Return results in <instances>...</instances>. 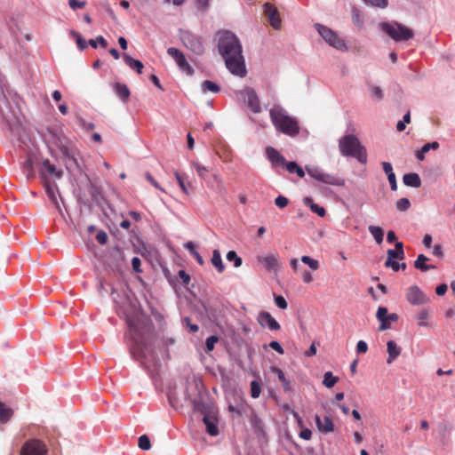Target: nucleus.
<instances>
[{"label":"nucleus","instance_id":"nucleus-1","mask_svg":"<svg viewBox=\"0 0 455 455\" xmlns=\"http://www.w3.org/2000/svg\"><path fill=\"white\" fill-rule=\"evenodd\" d=\"M218 50L225 60L227 68L240 77L246 75L244 58L242 44L238 37L230 31L220 33L218 38Z\"/></svg>","mask_w":455,"mask_h":455},{"label":"nucleus","instance_id":"nucleus-2","mask_svg":"<svg viewBox=\"0 0 455 455\" xmlns=\"http://www.w3.org/2000/svg\"><path fill=\"white\" fill-rule=\"evenodd\" d=\"M130 352L148 369L156 368L161 361L169 358L167 343H132Z\"/></svg>","mask_w":455,"mask_h":455},{"label":"nucleus","instance_id":"nucleus-3","mask_svg":"<svg viewBox=\"0 0 455 455\" xmlns=\"http://www.w3.org/2000/svg\"><path fill=\"white\" fill-rule=\"evenodd\" d=\"M269 116L273 125L278 132L289 136L299 134V127L297 120L289 116L280 105L273 106L269 110Z\"/></svg>","mask_w":455,"mask_h":455},{"label":"nucleus","instance_id":"nucleus-4","mask_svg":"<svg viewBox=\"0 0 455 455\" xmlns=\"http://www.w3.org/2000/svg\"><path fill=\"white\" fill-rule=\"evenodd\" d=\"M113 299L118 307V311L124 315L127 324L132 327L134 324L133 318L139 315L138 301L134 294L125 287L121 290V293L114 296Z\"/></svg>","mask_w":455,"mask_h":455},{"label":"nucleus","instance_id":"nucleus-5","mask_svg":"<svg viewBox=\"0 0 455 455\" xmlns=\"http://www.w3.org/2000/svg\"><path fill=\"white\" fill-rule=\"evenodd\" d=\"M339 150L343 156H353L360 163L365 164L367 161V153L363 146L361 145L359 140L354 135L344 136L339 140Z\"/></svg>","mask_w":455,"mask_h":455},{"label":"nucleus","instance_id":"nucleus-6","mask_svg":"<svg viewBox=\"0 0 455 455\" xmlns=\"http://www.w3.org/2000/svg\"><path fill=\"white\" fill-rule=\"evenodd\" d=\"M380 28L396 42L408 41L414 36L412 29L398 22H381Z\"/></svg>","mask_w":455,"mask_h":455},{"label":"nucleus","instance_id":"nucleus-7","mask_svg":"<svg viewBox=\"0 0 455 455\" xmlns=\"http://www.w3.org/2000/svg\"><path fill=\"white\" fill-rule=\"evenodd\" d=\"M306 171L310 177L323 184L332 186H343L345 183L344 180L339 179V177H336L335 175H332L331 173H327L321 168L315 165H307Z\"/></svg>","mask_w":455,"mask_h":455},{"label":"nucleus","instance_id":"nucleus-8","mask_svg":"<svg viewBox=\"0 0 455 455\" xmlns=\"http://www.w3.org/2000/svg\"><path fill=\"white\" fill-rule=\"evenodd\" d=\"M44 138L50 148L56 147L61 151L62 155L68 154V141L62 133L52 128H47L44 133Z\"/></svg>","mask_w":455,"mask_h":455},{"label":"nucleus","instance_id":"nucleus-9","mask_svg":"<svg viewBox=\"0 0 455 455\" xmlns=\"http://www.w3.org/2000/svg\"><path fill=\"white\" fill-rule=\"evenodd\" d=\"M180 39L183 45L192 53L198 56L204 53L205 48L201 39L193 33L187 30H181L180 33Z\"/></svg>","mask_w":455,"mask_h":455},{"label":"nucleus","instance_id":"nucleus-10","mask_svg":"<svg viewBox=\"0 0 455 455\" xmlns=\"http://www.w3.org/2000/svg\"><path fill=\"white\" fill-rule=\"evenodd\" d=\"M315 28L319 35L330 46L339 51H345L347 49L344 40L340 38L336 32L321 24H316Z\"/></svg>","mask_w":455,"mask_h":455},{"label":"nucleus","instance_id":"nucleus-11","mask_svg":"<svg viewBox=\"0 0 455 455\" xmlns=\"http://www.w3.org/2000/svg\"><path fill=\"white\" fill-rule=\"evenodd\" d=\"M0 116L11 131L17 129L20 125L19 113L11 108L7 100H4L3 104L0 105Z\"/></svg>","mask_w":455,"mask_h":455},{"label":"nucleus","instance_id":"nucleus-12","mask_svg":"<svg viewBox=\"0 0 455 455\" xmlns=\"http://www.w3.org/2000/svg\"><path fill=\"white\" fill-rule=\"evenodd\" d=\"M240 98L246 102L248 108L253 113H260L261 112V105L259 98L258 97L254 89L251 87L244 88L243 90L238 92Z\"/></svg>","mask_w":455,"mask_h":455},{"label":"nucleus","instance_id":"nucleus-13","mask_svg":"<svg viewBox=\"0 0 455 455\" xmlns=\"http://www.w3.org/2000/svg\"><path fill=\"white\" fill-rule=\"evenodd\" d=\"M48 449L45 443L38 439H29L22 446L21 455H46Z\"/></svg>","mask_w":455,"mask_h":455},{"label":"nucleus","instance_id":"nucleus-14","mask_svg":"<svg viewBox=\"0 0 455 455\" xmlns=\"http://www.w3.org/2000/svg\"><path fill=\"white\" fill-rule=\"evenodd\" d=\"M167 53L170 57H172L176 62L178 68L187 75H193L194 68L188 62L185 54L179 49L174 47H170L167 49Z\"/></svg>","mask_w":455,"mask_h":455},{"label":"nucleus","instance_id":"nucleus-15","mask_svg":"<svg viewBox=\"0 0 455 455\" xmlns=\"http://www.w3.org/2000/svg\"><path fill=\"white\" fill-rule=\"evenodd\" d=\"M40 178L42 179L43 185L44 187L45 192L49 199L54 204L58 212L62 214V211L60 205L57 199V193L59 191L56 184H53L50 181L47 176L44 172H39Z\"/></svg>","mask_w":455,"mask_h":455},{"label":"nucleus","instance_id":"nucleus-16","mask_svg":"<svg viewBox=\"0 0 455 455\" xmlns=\"http://www.w3.org/2000/svg\"><path fill=\"white\" fill-rule=\"evenodd\" d=\"M257 261L262 264L268 272L277 273L281 267L277 253H267L263 256H258Z\"/></svg>","mask_w":455,"mask_h":455},{"label":"nucleus","instance_id":"nucleus-17","mask_svg":"<svg viewBox=\"0 0 455 455\" xmlns=\"http://www.w3.org/2000/svg\"><path fill=\"white\" fill-rule=\"evenodd\" d=\"M377 319L380 322L379 330H387L390 327L391 323L398 320V315L395 313H388L387 308L379 307L376 314Z\"/></svg>","mask_w":455,"mask_h":455},{"label":"nucleus","instance_id":"nucleus-18","mask_svg":"<svg viewBox=\"0 0 455 455\" xmlns=\"http://www.w3.org/2000/svg\"><path fill=\"white\" fill-rule=\"evenodd\" d=\"M406 299L411 305H423L429 299L416 285L411 286L406 292Z\"/></svg>","mask_w":455,"mask_h":455},{"label":"nucleus","instance_id":"nucleus-19","mask_svg":"<svg viewBox=\"0 0 455 455\" xmlns=\"http://www.w3.org/2000/svg\"><path fill=\"white\" fill-rule=\"evenodd\" d=\"M265 15L275 29H280L281 28V19L278 12V10L269 3H266L263 6Z\"/></svg>","mask_w":455,"mask_h":455},{"label":"nucleus","instance_id":"nucleus-20","mask_svg":"<svg viewBox=\"0 0 455 455\" xmlns=\"http://www.w3.org/2000/svg\"><path fill=\"white\" fill-rule=\"evenodd\" d=\"M43 169L40 172H44L48 179L60 180L63 176V171L58 170L54 164H52L49 159H44L42 162Z\"/></svg>","mask_w":455,"mask_h":455},{"label":"nucleus","instance_id":"nucleus-21","mask_svg":"<svg viewBox=\"0 0 455 455\" xmlns=\"http://www.w3.org/2000/svg\"><path fill=\"white\" fill-rule=\"evenodd\" d=\"M258 322L262 327H267L271 331H275L280 328V325L276 320L268 312L266 311L260 312L259 314Z\"/></svg>","mask_w":455,"mask_h":455},{"label":"nucleus","instance_id":"nucleus-22","mask_svg":"<svg viewBox=\"0 0 455 455\" xmlns=\"http://www.w3.org/2000/svg\"><path fill=\"white\" fill-rule=\"evenodd\" d=\"M267 156L269 161L275 166H283L286 164L285 158L274 148H267Z\"/></svg>","mask_w":455,"mask_h":455},{"label":"nucleus","instance_id":"nucleus-23","mask_svg":"<svg viewBox=\"0 0 455 455\" xmlns=\"http://www.w3.org/2000/svg\"><path fill=\"white\" fill-rule=\"evenodd\" d=\"M34 159L35 156L33 154H29L27 156L26 161L22 164L23 172L26 174L27 180H32L35 178V169H34Z\"/></svg>","mask_w":455,"mask_h":455},{"label":"nucleus","instance_id":"nucleus-24","mask_svg":"<svg viewBox=\"0 0 455 455\" xmlns=\"http://www.w3.org/2000/svg\"><path fill=\"white\" fill-rule=\"evenodd\" d=\"M315 423L320 432L330 433L333 431L334 426L329 417H324L323 420L319 416H315Z\"/></svg>","mask_w":455,"mask_h":455},{"label":"nucleus","instance_id":"nucleus-25","mask_svg":"<svg viewBox=\"0 0 455 455\" xmlns=\"http://www.w3.org/2000/svg\"><path fill=\"white\" fill-rule=\"evenodd\" d=\"M203 420L206 426V431L210 435L215 436L219 434L217 419L214 417L206 415L204 417Z\"/></svg>","mask_w":455,"mask_h":455},{"label":"nucleus","instance_id":"nucleus-26","mask_svg":"<svg viewBox=\"0 0 455 455\" xmlns=\"http://www.w3.org/2000/svg\"><path fill=\"white\" fill-rule=\"evenodd\" d=\"M403 181L405 186L411 188H419L421 186V180L418 173L410 172L406 173L403 177Z\"/></svg>","mask_w":455,"mask_h":455},{"label":"nucleus","instance_id":"nucleus-27","mask_svg":"<svg viewBox=\"0 0 455 455\" xmlns=\"http://www.w3.org/2000/svg\"><path fill=\"white\" fill-rule=\"evenodd\" d=\"M270 371L272 373H275L277 376L279 381L282 383V386H283V388L284 392L291 391V382H290V380H288L285 378V375H284L283 371L280 368H278L276 366H272L270 368Z\"/></svg>","mask_w":455,"mask_h":455},{"label":"nucleus","instance_id":"nucleus-28","mask_svg":"<svg viewBox=\"0 0 455 455\" xmlns=\"http://www.w3.org/2000/svg\"><path fill=\"white\" fill-rule=\"evenodd\" d=\"M382 166H383V170H384L385 173L387 176V180L389 181L391 189L394 191L396 190L397 189L396 179H395V175L393 172L391 164L388 162H383Z\"/></svg>","mask_w":455,"mask_h":455},{"label":"nucleus","instance_id":"nucleus-29","mask_svg":"<svg viewBox=\"0 0 455 455\" xmlns=\"http://www.w3.org/2000/svg\"><path fill=\"white\" fill-rule=\"evenodd\" d=\"M123 59L131 68L136 70L139 74L142 73L144 66L140 60L132 58L128 54H124Z\"/></svg>","mask_w":455,"mask_h":455},{"label":"nucleus","instance_id":"nucleus-30","mask_svg":"<svg viewBox=\"0 0 455 455\" xmlns=\"http://www.w3.org/2000/svg\"><path fill=\"white\" fill-rule=\"evenodd\" d=\"M303 203L305 205L308 206L310 210L316 213L320 217H323L326 213L325 209L313 202L311 197H305L303 199Z\"/></svg>","mask_w":455,"mask_h":455},{"label":"nucleus","instance_id":"nucleus-31","mask_svg":"<svg viewBox=\"0 0 455 455\" xmlns=\"http://www.w3.org/2000/svg\"><path fill=\"white\" fill-rule=\"evenodd\" d=\"M387 363H391L400 355L401 348L397 346V343H387Z\"/></svg>","mask_w":455,"mask_h":455},{"label":"nucleus","instance_id":"nucleus-32","mask_svg":"<svg viewBox=\"0 0 455 455\" xmlns=\"http://www.w3.org/2000/svg\"><path fill=\"white\" fill-rule=\"evenodd\" d=\"M13 415V411L0 402V422L6 423Z\"/></svg>","mask_w":455,"mask_h":455},{"label":"nucleus","instance_id":"nucleus-33","mask_svg":"<svg viewBox=\"0 0 455 455\" xmlns=\"http://www.w3.org/2000/svg\"><path fill=\"white\" fill-rule=\"evenodd\" d=\"M371 235L373 236L374 240L378 244H381L384 237V231L380 227L378 226H369L368 228Z\"/></svg>","mask_w":455,"mask_h":455},{"label":"nucleus","instance_id":"nucleus-34","mask_svg":"<svg viewBox=\"0 0 455 455\" xmlns=\"http://www.w3.org/2000/svg\"><path fill=\"white\" fill-rule=\"evenodd\" d=\"M212 263L217 268L218 272H223L225 267L222 262L220 252L218 250L212 251Z\"/></svg>","mask_w":455,"mask_h":455},{"label":"nucleus","instance_id":"nucleus-35","mask_svg":"<svg viewBox=\"0 0 455 455\" xmlns=\"http://www.w3.org/2000/svg\"><path fill=\"white\" fill-rule=\"evenodd\" d=\"M115 89L118 96L124 100L126 101L130 96V91L125 84H122L116 83L115 84Z\"/></svg>","mask_w":455,"mask_h":455},{"label":"nucleus","instance_id":"nucleus-36","mask_svg":"<svg viewBox=\"0 0 455 455\" xmlns=\"http://www.w3.org/2000/svg\"><path fill=\"white\" fill-rule=\"evenodd\" d=\"M427 260V257H426L424 254H419L414 262V267L422 272H426L428 270V267L426 264Z\"/></svg>","mask_w":455,"mask_h":455},{"label":"nucleus","instance_id":"nucleus-37","mask_svg":"<svg viewBox=\"0 0 455 455\" xmlns=\"http://www.w3.org/2000/svg\"><path fill=\"white\" fill-rule=\"evenodd\" d=\"M220 86L217 84H215L214 82H212L210 80H205L202 84L203 92H206L209 91V92L217 93L220 92Z\"/></svg>","mask_w":455,"mask_h":455},{"label":"nucleus","instance_id":"nucleus-38","mask_svg":"<svg viewBox=\"0 0 455 455\" xmlns=\"http://www.w3.org/2000/svg\"><path fill=\"white\" fill-rule=\"evenodd\" d=\"M338 380L339 379L337 377H334L331 371H327L323 375V384L326 387L331 388L335 386Z\"/></svg>","mask_w":455,"mask_h":455},{"label":"nucleus","instance_id":"nucleus-39","mask_svg":"<svg viewBox=\"0 0 455 455\" xmlns=\"http://www.w3.org/2000/svg\"><path fill=\"white\" fill-rule=\"evenodd\" d=\"M67 159V168L68 169H74L77 168L80 169L79 164L77 162L76 157L71 153L70 148H68V154L63 155Z\"/></svg>","mask_w":455,"mask_h":455},{"label":"nucleus","instance_id":"nucleus-40","mask_svg":"<svg viewBox=\"0 0 455 455\" xmlns=\"http://www.w3.org/2000/svg\"><path fill=\"white\" fill-rule=\"evenodd\" d=\"M300 259L304 264L307 265L312 270H317L320 267L318 260L309 256L304 255L301 257Z\"/></svg>","mask_w":455,"mask_h":455},{"label":"nucleus","instance_id":"nucleus-41","mask_svg":"<svg viewBox=\"0 0 455 455\" xmlns=\"http://www.w3.org/2000/svg\"><path fill=\"white\" fill-rule=\"evenodd\" d=\"M138 445L140 449L143 451H148L151 448V443L148 436L147 435H142L139 437Z\"/></svg>","mask_w":455,"mask_h":455},{"label":"nucleus","instance_id":"nucleus-42","mask_svg":"<svg viewBox=\"0 0 455 455\" xmlns=\"http://www.w3.org/2000/svg\"><path fill=\"white\" fill-rule=\"evenodd\" d=\"M227 259L228 261H234V266L235 267H239L243 263L242 258L237 256V254L235 251H229L227 253Z\"/></svg>","mask_w":455,"mask_h":455},{"label":"nucleus","instance_id":"nucleus-43","mask_svg":"<svg viewBox=\"0 0 455 455\" xmlns=\"http://www.w3.org/2000/svg\"><path fill=\"white\" fill-rule=\"evenodd\" d=\"M261 393V386L259 381L252 380L251 382V395L252 398H258Z\"/></svg>","mask_w":455,"mask_h":455},{"label":"nucleus","instance_id":"nucleus-44","mask_svg":"<svg viewBox=\"0 0 455 455\" xmlns=\"http://www.w3.org/2000/svg\"><path fill=\"white\" fill-rule=\"evenodd\" d=\"M88 44L93 48H97L98 44L103 48H106L108 45L107 40L102 36H99L95 39L89 40Z\"/></svg>","mask_w":455,"mask_h":455},{"label":"nucleus","instance_id":"nucleus-45","mask_svg":"<svg viewBox=\"0 0 455 455\" xmlns=\"http://www.w3.org/2000/svg\"><path fill=\"white\" fill-rule=\"evenodd\" d=\"M395 205L398 211L405 212L411 207V203L407 198H401L396 202Z\"/></svg>","mask_w":455,"mask_h":455},{"label":"nucleus","instance_id":"nucleus-46","mask_svg":"<svg viewBox=\"0 0 455 455\" xmlns=\"http://www.w3.org/2000/svg\"><path fill=\"white\" fill-rule=\"evenodd\" d=\"M366 4L378 8H386L388 5V0H363Z\"/></svg>","mask_w":455,"mask_h":455},{"label":"nucleus","instance_id":"nucleus-47","mask_svg":"<svg viewBox=\"0 0 455 455\" xmlns=\"http://www.w3.org/2000/svg\"><path fill=\"white\" fill-rule=\"evenodd\" d=\"M71 35L76 38L78 47L84 50L87 47L86 41L81 36V35L74 30L71 31Z\"/></svg>","mask_w":455,"mask_h":455},{"label":"nucleus","instance_id":"nucleus-48","mask_svg":"<svg viewBox=\"0 0 455 455\" xmlns=\"http://www.w3.org/2000/svg\"><path fill=\"white\" fill-rule=\"evenodd\" d=\"M352 20L356 26H363V19L361 17V13L356 8H353L352 10Z\"/></svg>","mask_w":455,"mask_h":455},{"label":"nucleus","instance_id":"nucleus-49","mask_svg":"<svg viewBox=\"0 0 455 455\" xmlns=\"http://www.w3.org/2000/svg\"><path fill=\"white\" fill-rule=\"evenodd\" d=\"M215 343H201L199 347H197L198 352L202 354L204 352L205 354H210L214 349Z\"/></svg>","mask_w":455,"mask_h":455},{"label":"nucleus","instance_id":"nucleus-50","mask_svg":"<svg viewBox=\"0 0 455 455\" xmlns=\"http://www.w3.org/2000/svg\"><path fill=\"white\" fill-rule=\"evenodd\" d=\"M275 303L279 308L283 309V310L286 309L288 307V303H287L286 299L281 295H278V296L275 295Z\"/></svg>","mask_w":455,"mask_h":455},{"label":"nucleus","instance_id":"nucleus-51","mask_svg":"<svg viewBox=\"0 0 455 455\" xmlns=\"http://www.w3.org/2000/svg\"><path fill=\"white\" fill-rule=\"evenodd\" d=\"M85 1L68 0V5L72 10L82 9L85 6Z\"/></svg>","mask_w":455,"mask_h":455},{"label":"nucleus","instance_id":"nucleus-52","mask_svg":"<svg viewBox=\"0 0 455 455\" xmlns=\"http://www.w3.org/2000/svg\"><path fill=\"white\" fill-rule=\"evenodd\" d=\"M385 266L387 267H390L393 271L397 272L400 270V263L395 261V259H387L385 262Z\"/></svg>","mask_w":455,"mask_h":455},{"label":"nucleus","instance_id":"nucleus-53","mask_svg":"<svg viewBox=\"0 0 455 455\" xmlns=\"http://www.w3.org/2000/svg\"><path fill=\"white\" fill-rule=\"evenodd\" d=\"M174 176H175V178H176V180H177V181H178V183H179V185H180V187L181 190H182L185 194H187V195H188V191L187 185L185 184V182H184L183 179L181 178V176L180 175V173H179L177 171H175V172H174Z\"/></svg>","mask_w":455,"mask_h":455},{"label":"nucleus","instance_id":"nucleus-54","mask_svg":"<svg viewBox=\"0 0 455 455\" xmlns=\"http://www.w3.org/2000/svg\"><path fill=\"white\" fill-rule=\"evenodd\" d=\"M371 94L373 98L379 100L383 97L382 90L378 86H371Z\"/></svg>","mask_w":455,"mask_h":455},{"label":"nucleus","instance_id":"nucleus-55","mask_svg":"<svg viewBox=\"0 0 455 455\" xmlns=\"http://www.w3.org/2000/svg\"><path fill=\"white\" fill-rule=\"evenodd\" d=\"M193 165L196 168L198 175L202 178H204L206 173L209 172V170L205 166H203L198 163H194Z\"/></svg>","mask_w":455,"mask_h":455},{"label":"nucleus","instance_id":"nucleus-56","mask_svg":"<svg viewBox=\"0 0 455 455\" xmlns=\"http://www.w3.org/2000/svg\"><path fill=\"white\" fill-rule=\"evenodd\" d=\"M300 432L299 434V436L301 438V439H304V440H310L311 437H312V431L309 429V428H307L305 427H303L302 428H300Z\"/></svg>","mask_w":455,"mask_h":455},{"label":"nucleus","instance_id":"nucleus-57","mask_svg":"<svg viewBox=\"0 0 455 455\" xmlns=\"http://www.w3.org/2000/svg\"><path fill=\"white\" fill-rule=\"evenodd\" d=\"M275 204L279 208H284L288 204V199L283 196H279L275 198Z\"/></svg>","mask_w":455,"mask_h":455},{"label":"nucleus","instance_id":"nucleus-58","mask_svg":"<svg viewBox=\"0 0 455 455\" xmlns=\"http://www.w3.org/2000/svg\"><path fill=\"white\" fill-rule=\"evenodd\" d=\"M437 148H439V143L436 142V141H434V142H431V143H427L425 144L421 149L423 150V152L425 153H427L429 150H436Z\"/></svg>","mask_w":455,"mask_h":455},{"label":"nucleus","instance_id":"nucleus-59","mask_svg":"<svg viewBox=\"0 0 455 455\" xmlns=\"http://www.w3.org/2000/svg\"><path fill=\"white\" fill-rule=\"evenodd\" d=\"M146 179L157 189L161 190L162 192H165L164 188H162L158 182L151 176L150 173L147 172L145 175Z\"/></svg>","mask_w":455,"mask_h":455},{"label":"nucleus","instance_id":"nucleus-60","mask_svg":"<svg viewBox=\"0 0 455 455\" xmlns=\"http://www.w3.org/2000/svg\"><path fill=\"white\" fill-rule=\"evenodd\" d=\"M96 239L99 243L105 244L108 242V235L105 231H99Z\"/></svg>","mask_w":455,"mask_h":455},{"label":"nucleus","instance_id":"nucleus-61","mask_svg":"<svg viewBox=\"0 0 455 455\" xmlns=\"http://www.w3.org/2000/svg\"><path fill=\"white\" fill-rule=\"evenodd\" d=\"M140 265H141V260L140 258L138 257H134L132 259V268L135 272L137 273H140L142 270L140 268Z\"/></svg>","mask_w":455,"mask_h":455},{"label":"nucleus","instance_id":"nucleus-62","mask_svg":"<svg viewBox=\"0 0 455 455\" xmlns=\"http://www.w3.org/2000/svg\"><path fill=\"white\" fill-rule=\"evenodd\" d=\"M430 317V312L427 309H423L419 313L418 319L424 323L425 321L428 320Z\"/></svg>","mask_w":455,"mask_h":455},{"label":"nucleus","instance_id":"nucleus-63","mask_svg":"<svg viewBox=\"0 0 455 455\" xmlns=\"http://www.w3.org/2000/svg\"><path fill=\"white\" fill-rule=\"evenodd\" d=\"M298 166L299 165L296 162H286L283 165L290 173H294Z\"/></svg>","mask_w":455,"mask_h":455},{"label":"nucleus","instance_id":"nucleus-64","mask_svg":"<svg viewBox=\"0 0 455 455\" xmlns=\"http://www.w3.org/2000/svg\"><path fill=\"white\" fill-rule=\"evenodd\" d=\"M211 0H196L197 7L203 11H205L210 6Z\"/></svg>","mask_w":455,"mask_h":455}]
</instances>
